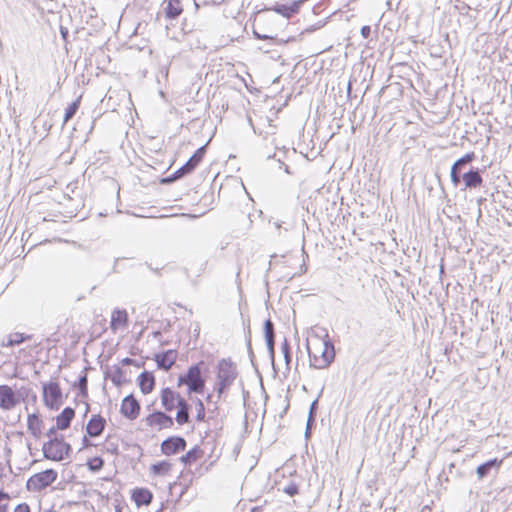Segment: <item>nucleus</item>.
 <instances>
[{"instance_id":"nucleus-1","label":"nucleus","mask_w":512,"mask_h":512,"mask_svg":"<svg viewBox=\"0 0 512 512\" xmlns=\"http://www.w3.org/2000/svg\"><path fill=\"white\" fill-rule=\"evenodd\" d=\"M316 344L319 346L320 354H316L310 347V342L307 339L306 348L309 355L310 366L315 369L328 368L335 359V346L328 332L325 330L324 337L317 336Z\"/></svg>"},{"instance_id":"nucleus-2","label":"nucleus","mask_w":512,"mask_h":512,"mask_svg":"<svg viewBox=\"0 0 512 512\" xmlns=\"http://www.w3.org/2000/svg\"><path fill=\"white\" fill-rule=\"evenodd\" d=\"M73 449L70 443L64 440V436L48 439L43 443L42 453L47 460L60 462L71 456Z\"/></svg>"},{"instance_id":"nucleus-3","label":"nucleus","mask_w":512,"mask_h":512,"mask_svg":"<svg viewBox=\"0 0 512 512\" xmlns=\"http://www.w3.org/2000/svg\"><path fill=\"white\" fill-rule=\"evenodd\" d=\"M209 366L201 360L197 363L192 364L188 367L184 374L179 375L177 380V387H182L195 384L197 381H201L204 378H208Z\"/></svg>"},{"instance_id":"nucleus-4","label":"nucleus","mask_w":512,"mask_h":512,"mask_svg":"<svg viewBox=\"0 0 512 512\" xmlns=\"http://www.w3.org/2000/svg\"><path fill=\"white\" fill-rule=\"evenodd\" d=\"M58 477L55 469L49 468L30 476L26 482V489L30 492H41L51 486Z\"/></svg>"},{"instance_id":"nucleus-5","label":"nucleus","mask_w":512,"mask_h":512,"mask_svg":"<svg viewBox=\"0 0 512 512\" xmlns=\"http://www.w3.org/2000/svg\"><path fill=\"white\" fill-rule=\"evenodd\" d=\"M42 396L44 405L52 410H58L63 404V394L57 381H49L42 384Z\"/></svg>"},{"instance_id":"nucleus-6","label":"nucleus","mask_w":512,"mask_h":512,"mask_svg":"<svg viewBox=\"0 0 512 512\" xmlns=\"http://www.w3.org/2000/svg\"><path fill=\"white\" fill-rule=\"evenodd\" d=\"M237 376L238 371L236 365L230 358H222L218 361L217 380L233 384Z\"/></svg>"},{"instance_id":"nucleus-7","label":"nucleus","mask_w":512,"mask_h":512,"mask_svg":"<svg viewBox=\"0 0 512 512\" xmlns=\"http://www.w3.org/2000/svg\"><path fill=\"white\" fill-rule=\"evenodd\" d=\"M186 447V440L182 436L174 435L162 441L160 450L164 455L172 456L184 451Z\"/></svg>"},{"instance_id":"nucleus-8","label":"nucleus","mask_w":512,"mask_h":512,"mask_svg":"<svg viewBox=\"0 0 512 512\" xmlns=\"http://www.w3.org/2000/svg\"><path fill=\"white\" fill-rule=\"evenodd\" d=\"M140 410V402L134 394L131 393L123 398L120 406V413L124 418L128 420H135L139 416Z\"/></svg>"},{"instance_id":"nucleus-9","label":"nucleus","mask_w":512,"mask_h":512,"mask_svg":"<svg viewBox=\"0 0 512 512\" xmlns=\"http://www.w3.org/2000/svg\"><path fill=\"white\" fill-rule=\"evenodd\" d=\"M167 411L154 410L145 418L146 424L150 427L158 426V429L172 428L174 419L166 413Z\"/></svg>"},{"instance_id":"nucleus-10","label":"nucleus","mask_w":512,"mask_h":512,"mask_svg":"<svg viewBox=\"0 0 512 512\" xmlns=\"http://www.w3.org/2000/svg\"><path fill=\"white\" fill-rule=\"evenodd\" d=\"M161 405L165 411L171 412L182 401L183 397L170 387H164L160 392Z\"/></svg>"},{"instance_id":"nucleus-11","label":"nucleus","mask_w":512,"mask_h":512,"mask_svg":"<svg viewBox=\"0 0 512 512\" xmlns=\"http://www.w3.org/2000/svg\"><path fill=\"white\" fill-rule=\"evenodd\" d=\"M19 404L16 398L15 390L9 385H0V408L2 410H12Z\"/></svg>"},{"instance_id":"nucleus-12","label":"nucleus","mask_w":512,"mask_h":512,"mask_svg":"<svg viewBox=\"0 0 512 512\" xmlns=\"http://www.w3.org/2000/svg\"><path fill=\"white\" fill-rule=\"evenodd\" d=\"M503 460L492 458L480 464L476 468V474L479 480H483L491 475H495L502 465Z\"/></svg>"},{"instance_id":"nucleus-13","label":"nucleus","mask_w":512,"mask_h":512,"mask_svg":"<svg viewBox=\"0 0 512 512\" xmlns=\"http://www.w3.org/2000/svg\"><path fill=\"white\" fill-rule=\"evenodd\" d=\"M106 427V420L100 414H93L86 425V434L95 438L100 436Z\"/></svg>"},{"instance_id":"nucleus-14","label":"nucleus","mask_w":512,"mask_h":512,"mask_svg":"<svg viewBox=\"0 0 512 512\" xmlns=\"http://www.w3.org/2000/svg\"><path fill=\"white\" fill-rule=\"evenodd\" d=\"M177 352L174 349H168L154 355V360L157 364V368L168 371L175 363Z\"/></svg>"},{"instance_id":"nucleus-15","label":"nucleus","mask_w":512,"mask_h":512,"mask_svg":"<svg viewBox=\"0 0 512 512\" xmlns=\"http://www.w3.org/2000/svg\"><path fill=\"white\" fill-rule=\"evenodd\" d=\"M484 169H480L478 167L470 166V172L465 177V184L461 190L465 189H476L483 185V177L482 173Z\"/></svg>"},{"instance_id":"nucleus-16","label":"nucleus","mask_w":512,"mask_h":512,"mask_svg":"<svg viewBox=\"0 0 512 512\" xmlns=\"http://www.w3.org/2000/svg\"><path fill=\"white\" fill-rule=\"evenodd\" d=\"M131 499L137 507L148 506L153 500V493L144 487H136L131 491Z\"/></svg>"},{"instance_id":"nucleus-17","label":"nucleus","mask_w":512,"mask_h":512,"mask_svg":"<svg viewBox=\"0 0 512 512\" xmlns=\"http://www.w3.org/2000/svg\"><path fill=\"white\" fill-rule=\"evenodd\" d=\"M137 383L141 392L147 395L154 390L156 379L153 372L143 371L138 375Z\"/></svg>"},{"instance_id":"nucleus-18","label":"nucleus","mask_w":512,"mask_h":512,"mask_svg":"<svg viewBox=\"0 0 512 512\" xmlns=\"http://www.w3.org/2000/svg\"><path fill=\"white\" fill-rule=\"evenodd\" d=\"M129 316L125 309L115 308L111 314L110 328L116 332L120 327H127Z\"/></svg>"},{"instance_id":"nucleus-19","label":"nucleus","mask_w":512,"mask_h":512,"mask_svg":"<svg viewBox=\"0 0 512 512\" xmlns=\"http://www.w3.org/2000/svg\"><path fill=\"white\" fill-rule=\"evenodd\" d=\"M75 417V409L67 406L65 407L60 414H58L55 418L56 420V429L66 430L70 427L72 420Z\"/></svg>"},{"instance_id":"nucleus-20","label":"nucleus","mask_w":512,"mask_h":512,"mask_svg":"<svg viewBox=\"0 0 512 512\" xmlns=\"http://www.w3.org/2000/svg\"><path fill=\"white\" fill-rule=\"evenodd\" d=\"M177 413L175 417V421L179 425H184L190 423V413L192 410V406L188 403V401L183 398L182 401L176 407Z\"/></svg>"},{"instance_id":"nucleus-21","label":"nucleus","mask_w":512,"mask_h":512,"mask_svg":"<svg viewBox=\"0 0 512 512\" xmlns=\"http://www.w3.org/2000/svg\"><path fill=\"white\" fill-rule=\"evenodd\" d=\"M43 425V421L39 414L32 413L28 415L27 418V428L28 431L31 433V435L36 438L40 439L42 436L41 428Z\"/></svg>"},{"instance_id":"nucleus-22","label":"nucleus","mask_w":512,"mask_h":512,"mask_svg":"<svg viewBox=\"0 0 512 512\" xmlns=\"http://www.w3.org/2000/svg\"><path fill=\"white\" fill-rule=\"evenodd\" d=\"M33 337L32 334H25L21 332H14L8 335L6 341H2L0 346L1 347H14L17 345L22 344L25 341L31 340Z\"/></svg>"},{"instance_id":"nucleus-23","label":"nucleus","mask_w":512,"mask_h":512,"mask_svg":"<svg viewBox=\"0 0 512 512\" xmlns=\"http://www.w3.org/2000/svg\"><path fill=\"white\" fill-rule=\"evenodd\" d=\"M318 410V398L312 401L309 407L307 423L305 428V438L309 439L311 436V428L315 426L316 415Z\"/></svg>"},{"instance_id":"nucleus-24","label":"nucleus","mask_w":512,"mask_h":512,"mask_svg":"<svg viewBox=\"0 0 512 512\" xmlns=\"http://www.w3.org/2000/svg\"><path fill=\"white\" fill-rule=\"evenodd\" d=\"M203 455L202 449L195 445L189 451H187L184 455H182L179 460L185 465L190 466L194 464L197 460H199Z\"/></svg>"},{"instance_id":"nucleus-25","label":"nucleus","mask_w":512,"mask_h":512,"mask_svg":"<svg viewBox=\"0 0 512 512\" xmlns=\"http://www.w3.org/2000/svg\"><path fill=\"white\" fill-rule=\"evenodd\" d=\"M183 12L181 2L179 0H168L165 7V16L170 20H174Z\"/></svg>"},{"instance_id":"nucleus-26","label":"nucleus","mask_w":512,"mask_h":512,"mask_svg":"<svg viewBox=\"0 0 512 512\" xmlns=\"http://www.w3.org/2000/svg\"><path fill=\"white\" fill-rule=\"evenodd\" d=\"M73 388L78 389V396L81 398L88 397V376L85 370L79 375L78 380L74 382Z\"/></svg>"},{"instance_id":"nucleus-27","label":"nucleus","mask_w":512,"mask_h":512,"mask_svg":"<svg viewBox=\"0 0 512 512\" xmlns=\"http://www.w3.org/2000/svg\"><path fill=\"white\" fill-rule=\"evenodd\" d=\"M172 464L168 460H161L150 466V471L155 476H164L169 473Z\"/></svg>"},{"instance_id":"nucleus-28","label":"nucleus","mask_w":512,"mask_h":512,"mask_svg":"<svg viewBox=\"0 0 512 512\" xmlns=\"http://www.w3.org/2000/svg\"><path fill=\"white\" fill-rule=\"evenodd\" d=\"M253 35L257 40H269L273 44H276V45L285 44V43H289V42H293V41L297 40L296 36H291V37H288L286 40H284V39H278L275 36L261 34V33L257 32L256 30H253Z\"/></svg>"},{"instance_id":"nucleus-29","label":"nucleus","mask_w":512,"mask_h":512,"mask_svg":"<svg viewBox=\"0 0 512 512\" xmlns=\"http://www.w3.org/2000/svg\"><path fill=\"white\" fill-rule=\"evenodd\" d=\"M263 334L265 343L275 342V326L270 318H267L263 323Z\"/></svg>"},{"instance_id":"nucleus-30","label":"nucleus","mask_w":512,"mask_h":512,"mask_svg":"<svg viewBox=\"0 0 512 512\" xmlns=\"http://www.w3.org/2000/svg\"><path fill=\"white\" fill-rule=\"evenodd\" d=\"M79 107H80V98H77L74 101H72L65 108L64 117H63V125H65L68 121H70L75 116Z\"/></svg>"},{"instance_id":"nucleus-31","label":"nucleus","mask_w":512,"mask_h":512,"mask_svg":"<svg viewBox=\"0 0 512 512\" xmlns=\"http://www.w3.org/2000/svg\"><path fill=\"white\" fill-rule=\"evenodd\" d=\"M461 474L458 470H456V466L454 463H450L447 468H444L442 472L439 474L440 482H449L450 476L459 477Z\"/></svg>"},{"instance_id":"nucleus-32","label":"nucleus","mask_w":512,"mask_h":512,"mask_svg":"<svg viewBox=\"0 0 512 512\" xmlns=\"http://www.w3.org/2000/svg\"><path fill=\"white\" fill-rule=\"evenodd\" d=\"M113 368L114 374L111 377V381L115 386L121 387L124 383L127 382L125 371L118 365H115Z\"/></svg>"},{"instance_id":"nucleus-33","label":"nucleus","mask_w":512,"mask_h":512,"mask_svg":"<svg viewBox=\"0 0 512 512\" xmlns=\"http://www.w3.org/2000/svg\"><path fill=\"white\" fill-rule=\"evenodd\" d=\"M105 461L101 456H94L88 459L86 465L89 471L96 473L104 467Z\"/></svg>"},{"instance_id":"nucleus-34","label":"nucleus","mask_w":512,"mask_h":512,"mask_svg":"<svg viewBox=\"0 0 512 512\" xmlns=\"http://www.w3.org/2000/svg\"><path fill=\"white\" fill-rule=\"evenodd\" d=\"M281 351H282V354H283V357H284L286 368L289 370L290 369V363L292 361V350H291L290 343H289V341H288V339L286 337H284V340L281 343Z\"/></svg>"},{"instance_id":"nucleus-35","label":"nucleus","mask_w":512,"mask_h":512,"mask_svg":"<svg viewBox=\"0 0 512 512\" xmlns=\"http://www.w3.org/2000/svg\"><path fill=\"white\" fill-rule=\"evenodd\" d=\"M207 378L202 379L201 381H197L195 384L188 385L187 393L191 395L192 393L203 394L206 388Z\"/></svg>"},{"instance_id":"nucleus-36","label":"nucleus","mask_w":512,"mask_h":512,"mask_svg":"<svg viewBox=\"0 0 512 512\" xmlns=\"http://www.w3.org/2000/svg\"><path fill=\"white\" fill-rule=\"evenodd\" d=\"M196 164L193 163V161L189 158L186 163H184L180 168H178V172L181 173L182 178L187 177L188 175L192 174L196 168Z\"/></svg>"},{"instance_id":"nucleus-37","label":"nucleus","mask_w":512,"mask_h":512,"mask_svg":"<svg viewBox=\"0 0 512 512\" xmlns=\"http://www.w3.org/2000/svg\"><path fill=\"white\" fill-rule=\"evenodd\" d=\"M207 144H204L202 145L201 147H199L194 153L193 155L190 157V159L193 161L194 164H196V166H199V164L202 162V160L204 159V156L206 154V151H207Z\"/></svg>"},{"instance_id":"nucleus-38","label":"nucleus","mask_w":512,"mask_h":512,"mask_svg":"<svg viewBox=\"0 0 512 512\" xmlns=\"http://www.w3.org/2000/svg\"><path fill=\"white\" fill-rule=\"evenodd\" d=\"M470 166L468 164H460L459 166L456 165V161L452 164L450 169V179L452 184H456L455 181H457L456 174L460 171H466Z\"/></svg>"},{"instance_id":"nucleus-39","label":"nucleus","mask_w":512,"mask_h":512,"mask_svg":"<svg viewBox=\"0 0 512 512\" xmlns=\"http://www.w3.org/2000/svg\"><path fill=\"white\" fill-rule=\"evenodd\" d=\"M282 491L288 496L294 497L299 494V485L294 481H290L282 488Z\"/></svg>"},{"instance_id":"nucleus-40","label":"nucleus","mask_w":512,"mask_h":512,"mask_svg":"<svg viewBox=\"0 0 512 512\" xmlns=\"http://www.w3.org/2000/svg\"><path fill=\"white\" fill-rule=\"evenodd\" d=\"M196 405V421L203 422L205 420V406L203 401L200 398L195 399Z\"/></svg>"},{"instance_id":"nucleus-41","label":"nucleus","mask_w":512,"mask_h":512,"mask_svg":"<svg viewBox=\"0 0 512 512\" xmlns=\"http://www.w3.org/2000/svg\"><path fill=\"white\" fill-rule=\"evenodd\" d=\"M246 346H247V352H248L250 362H251L252 366L256 367L255 355H254L252 343H251V331H250L249 327H248V331H247V335H246Z\"/></svg>"},{"instance_id":"nucleus-42","label":"nucleus","mask_w":512,"mask_h":512,"mask_svg":"<svg viewBox=\"0 0 512 512\" xmlns=\"http://www.w3.org/2000/svg\"><path fill=\"white\" fill-rule=\"evenodd\" d=\"M180 179H183L181 176V173H179L178 170H176L172 174L161 178L160 183L163 185H169V184H172L173 182L180 180Z\"/></svg>"},{"instance_id":"nucleus-43","label":"nucleus","mask_w":512,"mask_h":512,"mask_svg":"<svg viewBox=\"0 0 512 512\" xmlns=\"http://www.w3.org/2000/svg\"><path fill=\"white\" fill-rule=\"evenodd\" d=\"M475 159H476V154H475V152L471 151V152L466 153L465 155H463L459 159H457L456 160V165L459 166L460 164H468L469 166H471L470 164Z\"/></svg>"},{"instance_id":"nucleus-44","label":"nucleus","mask_w":512,"mask_h":512,"mask_svg":"<svg viewBox=\"0 0 512 512\" xmlns=\"http://www.w3.org/2000/svg\"><path fill=\"white\" fill-rule=\"evenodd\" d=\"M231 385H232L231 383L217 380L216 384H215V390L218 394V398H220L223 394H225Z\"/></svg>"},{"instance_id":"nucleus-45","label":"nucleus","mask_w":512,"mask_h":512,"mask_svg":"<svg viewBox=\"0 0 512 512\" xmlns=\"http://www.w3.org/2000/svg\"><path fill=\"white\" fill-rule=\"evenodd\" d=\"M31 389L27 387H20L19 389L15 390L16 398L19 399V403L24 401L30 394Z\"/></svg>"},{"instance_id":"nucleus-46","label":"nucleus","mask_w":512,"mask_h":512,"mask_svg":"<svg viewBox=\"0 0 512 512\" xmlns=\"http://www.w3.org/2000/svg\"><path fill=\"white\" fill-rule=\"evenodd\" d=\"M121 364L123 366H135L137 368H140V367H143L144 366V362H139L135 359H132V358H129V357H125L121 360Z\"/></svg>"},{"instance_id":"nucleus-47","label":"nucleus","mask_w":512,"mask_h":512,"mask_svg":"<svg viewBox=\"0 0 512 512\" xmlns=\"http://www.w3.org/2000/svg\"><path fill=\"white\" fill-rule=\"evenodd\" d=\"M470 172V167L466 170V171H460L456 174V178H457V181L456 184H453L454 187H459L461 185L464 186L465 184V177L466 175H468Z\"/></svg>"},{"instance_id":"nucleus-48","label":"nucleus","mask_w":512,"mask_h":512,"mask_svg":"<svg viewBox=\"0 0 512 512\" xmlns=\"http://www.w3.org/2000/svg\"><path fill=\"white\" fill-rule=\"evenodd\" d=\"M324 25H325V22H323V21H319V22H317L316 24L311 25V26H309V27L305 28V29H304V30H303V31L298 35V37H300L301 35H303V34H305V33H312V32H314V31H316L317 29L322 28Z\"/></svg>"},{"instance_id":"nucleus-49","label":"nucleus","mask_w":512,"mask_h":512,"mask_svg":"<svg viewBox=\"0 0 512 512\" xmlns=\"http://www.w3.org/2000/svg\"><path fill=\"white\" fill-rule=\"evenodd\" d=\"M267 351L269 354V358L271 360L272 366H275V342L266 343Z\"/></svg>"},{"instance_id":"nucleus-50","label":"nucleus","mask_w":512,"mask_h":512,"mask_svg":"<svg viewBox=\"0 0 512 512\" xmlns=\"http://www.w3.org/2000/svg\"><path fill=\"white\" fill-rule=\"evenodd\" d=\"M105 449L108 453H110L112 455H118V453H119L118 444L113 443V442L107 443L105 446Z\"/></svg>"},{"instance_id":"nucleus-51","label":"nucleus","mask_w":512,"mask_h":512,"mask_svg":"<svg viewBox=\"0 0 512 512\" xmlns=\"http://www.w3.org/2000/svg\"><path fill=\"white\" fill-rule=\"evenodd\" d=\"M360 33L364 39H369L371 36V27L369 25L362 26Z\"/></svg>"},{"instance_id":"nucleus-52","label":"nucleus","mask_w":512,"mask_h":512,"mask_svg":"<svg viewBox=\"0 0 512 512\" xmlns=\"http://www.w3.org/2000/svg\"><path fill=\"white\" fill-rule=\"evenodd\" d=\"M14 512H31V509H30V506L24 502V503L18 504L15 507Z\"/></svg>"},{"instance_id":"nucleus-53","label":"nucleus","mask_w":512,"mask_h":512,"mask_svg":"<svg viewBox=\"0 0 512 512\" xmlns=\"http://www.w3.org/2000/svg\"><path fill=\"white\" fill-rule=\"evenodd\" d=\"M59 429H56V425L55 426H52L46 433V436L49 438V439H53V438H59L61 434H57V431Z\"/></svg>"},{"instance_id":"nucleus-54","label":"nucleus","mask_w":512,"mask_h":512,"mask_svg":"<svg viewBox=\"0 0 512 512\" xmlns=\"http://www.w3.org/2000/svg\"><path fill=\"white\" fill-rule=\"evenodd\" d=\"M5 457H6V463L10 467V457L12 455V449L8 446L4 447Z\"/></svg>"},{"instance_id":"nucleus-55","label":"nucleus","mask_w":512,"mask_h":512,"mask_svg":"<svg viewBox=\"0 0 512 512\" xmlns=\"http://www.w3.org/2000/svg\"><path fill=\"white\" fill-rule=\"evenodd\" d=\"M277 161L280 164L279 168H283V170L286 174H289V175L292 174V172L290 171V167L288 165H286L280 158H278Z\"/></svg>"},{"instance_id":"nucleus-56","label":"nucleus","mask_w":512,"mask_h":512,"mask_svg":"<svg viewBox=\"0 0 512 512\" xmlns=\"http://www.w3.org/2000/svg\"><path fill=\"white\" fill-rule=\"evenodd\" d=\"M10 495L9 493L5 492L3 489H0V502L3 500H9Z\"/></svg>"},{"instance_id":"nucleus-57","label":"nucleus","mask_w":512,"mask_h":512,"mask_svg":"<svg viewBox=\"0 0 512 512\" xmlns=\"http://www.w3.org/2000/svg\"><path fill=\"white\" fill-rule=\"evenodd\" d=\"M88 12H89L88 13V17L89 18H96L97 17V12H96V9L94 7H90Z\"/></svg>"},{"instance_id":"nucleus-58","label":"nucleus","mask_w":512,"mask_h":512,"mask_svg":"<svg viewBox=\"0 0 512 512\" xmlns=\"http://www.w3.org/2000/svg\"><path fill=\"white\" fill-rule=\"evenodd\" d=\"M152 336H153V338L160 340L162 337V331H160V330L154 331V332H152Z\"/></svg>"},{"instance_id":"nucleus-59","label":"nucleus","mask_w":512,"mask_h":512,"mask_svg":"<svg viewBox=\"0 0 512 512\" xmlns=\"http://www.w3.org/2000/svg\"><path fill=\"white\" fill-rule=\"evenodd\" d=\"M82 444H83V447L85 448V447L91 445V442H90V440H88V438L86 436H84L82 439Z\"/></svg>"},{"instance_id":"nucleus-60","label":"nucleus","mask_w":512,"mask_h":512,"mask_svg":"<svg viewBox=\"0 0 512 512\" xmlns=\"http://www.w3.org/2000/svg\"><path fill=\"white\" fill-rule=\"evenodd\" d=\"M8 504H0V512H8Z\"/></svg>"},{"instance_id":"nucleus-61","label":"nucleus","mask_w":512,"mask_h":512,"mask_svg":"<svg viewBox=\"0 0 512 512\" xmlns=\"http://www.w3.org/2000/svg\"><path fill=\"white\" fill-rule=\"evenodd\" d=\"M171 323L170 321H167L166 324L163 326V331L168 332L170 330Z\"/></svg>"},{"instance_id":"nucleus-62","label":"nucleus","mask_w":512,"mask_h":512,"mask_svg":"<svg viewBox=\"0 0 512 512\" xmlns=\"http://www.w3.org/2000/svg\"><path fill=\"white\" fill-rule=\"evenodd\" d=\"M60 32L63 38H65L66 35H68V30L66 28L61 27Z\"/></svg>"},{"instance_id":"nucleus-63","label":"nucleus","mask_w":512,"mask_h":512,"mask_svg":"<svg viewBox=\"0 0 512 512\" xmlns=\"http://www.w3.org/2000/svg\"><path fill=\"white\" fill-rule=\"evenodd\" d=\"M250 512H262V508L259 506H255L250 510Z\"/></svg>"},{"instance_id":"nucleus-64","label":"nucleus","mask_w":512,"mask_h":512,"mask_svg":"<svg viewBox=\"0 0 512 512\" xmlns=\"http://www.w3.org/2000/svg\"><path fill=\"white\" fill-rule=\"evenodd\" d=\"M115 512H122V507H121L120 503H117L115 505Z\"/></svg>"}]
</instances>
